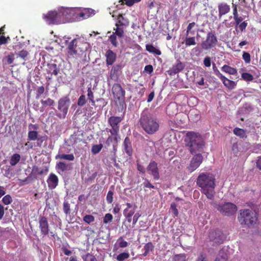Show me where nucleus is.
<instances>
[{"label": "nucleus", "instance_id": "f03ea898", "mask_svg": "<svg viewBox=\"0 0 261 261\" xmlns=\"http://www.w3.org/2000/svg\"><path fill=\"white\" fill-rule=\"evenodd\" d=\"M90 48V44L84 39L77 38L67 44L68 56L74 58L81 57Z\"/></svg>", "mask_w": 261, "mask_h": 261}, {"label": "nucleus", "instance_id": "7ed1b4c3", "mask_svg": "<svg viewBox=\"0 0 261 261\" xmlns=\"http://www.w3.org/2000/svg\"><path fill=\"white\" fill-rule=\"evenodd\" d=\"M139 124L143 130L148 135L155 134L160 128L158 119L151 114L142 113L139 119Z\"/></svg>", "mask_w": 261, "mask_h": 261}, {"label": "nucleus", "instance_id": "e2e57ef3", "mask_svg": "<svg viewBox=\"0 0 261 261\" xmlns=\"http://www.w3.org/2000/svg\"><path fill=\"white\" fill-rule=\"evenodd\" d=\"M44 91L45 89L43 86L39 87L36 91V97L38 98L42 94H43Z\"/></svg>", "mask_w": 261, "mask_h": 261}, {"label": "nucleus", "instance_id": "338daca9", "mask_svg": "<svg viewBox=\"0 0 261 261\" xmlns=\"http://www.w3.org/2000/svg\"><path fill=\"white\" fill-rule=\"evenodd\" d=\"M144 180L145 181L143 182V185L144 187L149 188L151 189L155 188V187L150 182L148 179L145 178Z\"/></svg>", "mask_w": 261, "mask_h": 261}, {"label": "nucleus", "instance_id": "f257e3e1", "mask_svg": "<svg viewBox=\"0 0 261 261\" xmlns=\"http://www.w3.org/2000/svg\"><path fill=\"white\" fill-rule=\"evenodd\" d=\"M215 179L210 174L201 173L197 178V185L200 188L201 193L206 197L213 200L214 198Z\"/></svg>", "mask_w": 261, "mask_h": 261}, {"label": "nucleus", "instance_id": "de8ad7c7", "mask_svg": "<svg viewBox=\"0 0 261 261\" xmlns=\"http://www.w3.org/2000/svg\"><path fill=\"white\" fill-rule=\"evenodd\" d=\"M83 221L88 224H90L95 221V218L91 215H86L83 217Z\"/></svg>", "mask_w": 261, "mask_h": 261}, {"label": "nucleus", "instance_id": "4c0bfd02", "mask_svg": "<svg viewBox=\"0 0 261 261\" xmlns=\"http://www.w3.org/2000/svg\"><path fill=\"white\" fill-rule=\"evenodd\" d=\"M87 92H88V94H87L88 99L89 100V101L91 103V104L93 106H94L95 105V102L94 100V94H93V92L92 91L91 87H90L88 88Z\"/></svg>", "mask_w": 261, "mask_h": 261}, {"label": "nucleus", "instance_id": "603ef678", "mask_svg": "<svg viewBox=\"0 0 261 261\" xmlns=\"http://www.w3.org/2000/svg\"><path fill=\"white\" fill-rule=\"evenodd\" d=\"M242 58L246 64L250 63L251 57L249 53L244 51L242 55Z\"/></svg>", "mask_w": 261, "mask_h": 261}, {"label": "nucleus", "instance_id": "0eeeda50", "mask_svg": "<svg viewBox=\"0 0 261 261\" xmlns=\"http://www.w3.org/2000/svg\"><path fill=\"white\" fill-rule=\"evenodd\" d=\"M70 100L68 96H63L58 101V109L59 113L57 114V116L60 119H65L68 113Z\"/></svg>", "mask_w": 261, "mask_h": 261}, {"label": "nucleus", "instance_id": "49530a36", "mask_svg": "<svg viewBox=\"0 0 261 261\" xmlns=\"http://www.w3.org/2000/svg\"><path fill=\"white\" fill-rule=\"evenodd\" d=\"M41 103L43 106H51L55 104V101L50 98H48L45 100H41Z\"/></svg>", "mask_w": 261, "mask_h": 261}, {"label": "nucleus", "instance_id": "a18cd8bd", "mask_svg": "<svg viewBox=\"0 0 261 261\" xmlns=\"http://www.w3.org/2000/svg\"><path fill=\"white\" fill-rule=\"evenodd\" d=\"M116 26L117 28L114 29L115 31V32L114 34H115L116 35H117L119 37H122L124 34L123 29L119 28L120 25L118 23H116Z\"/></svg>", "mask_w": 261, "mask_h": 261}, {"label": "nucleus", "instance_id": "9d476101", "mask_svg": "<svg viewBox=\"0 0 261 261\" xmlns=\"http://www.w3.org/2000/svg\"><path fill=\"white\" fill-rule=\"evenodd\" d=\"M217 209L223 215L230 216L233 215L237 211V206L231 202H226L224 204H219Z\"/></svg>", "mask_w": 261, "mask_h": 261}, {"label": "nucleus", "instance_id": "a211bd4d", "mask_svg": "<svg viewBox=\"0 0 261 261\" xmlns=\"http://www.w3.org/2000/svg\"><path fill=\"white\" fill-rule=\"evenodd\" d=\"M58 178L56 174L54 173L50 174L47 180L48 188L50 189H54L56 188L58 184Z\"/></svg>", "mask_w": 261, "mask_h": 261}, {"label": "nucleus", "instance_id": "c85d7f7f", "mask_svg": "<svg viewBox=\"0 0 261 261\" xmlns=\"http://www.w3.org/2000/svg\"><path fill=\"white\" fill-rule=\"evenodd\" d=\"M146 49L148 52L152 53L155 55H161V50L158 48H156L152 44H147L146 45Z\"/></svg>", "mask_w": 261, "mask_h": 261}, {"label": "nucleus", "instance_id": "7c9ffc66", "mask_svg": "<svg viewBox=\"0 0 261 261\" xmlns=\"http://www.w3.org/2000/svg\"><path fill=\"white\" fill-rule=\"evenodd\" d=\"M233 132L234 135H236L237 136H239L241 138L247 137V136L246 135V130L242 128L235 127L233 130Z\"/></svg>", "mask_w": 261, "mask_h": 261}, {"label": "nucleus", "instance_id": "f704fd0d", "mask_svg": "<svg viewBox=\"0 0 261 261\" xmlns=\"http://www.w3.org/2000/svg\"><path fill=\"white\" fill-rule=\"evenodd\" d=\"M47 137L46 135L39 136L38 138L36 140V142L35 146L36 147H41L42 143L44 141L47 140Z\"/></svg>", "mask_w": 261, "mask_h": 261}, {"label": "nucleus", "instance_id": "052dcab7", "mask_svg": "<svg viewBox=\"0 0 261 261\" xmlns=\"http://www.w3.org/2000/svg\"><path fill=\"white\" fill-rule=\"evenodd\" d=\"M153 248L154 246L153 245L152 243L151 242H149L145 245L143 249L144 250H146L149 252L150 251H152Z\"/></svg>", "mask_w": 261, "mask_h": 261}, {"label": "nucleus", "instance_id": "20e7f679", "mask_svg": "<svg viewBox=\"0 0 261 261\" xmlns=\"http://www.w3.org/2000/svg\"><path fill=\"white\" fill-rule=\"evenodd\" d=\"M186 145L192 154L203 150L204 143L200 135L194 132H188L185 139Z\"/></svg>", "mask_w": 261, "mask_h": 261}, {"label": "nucleus", "instance_id": "aec40b11", "mask_svg": "<svg viewBox=\"0 0 261 261\" xmlns=\"http://www.w3.org/2000/svg\"><path fill=\"white\" fill-rule=\"evenodd\" d=\"M121 69V66L116 65L112 67L110 73V77L111 79L116 81L119 77V72Z\"/></svg>", "mask_w": 261, "mask_h": 261}, {"label": "nucleus", "instance_id": "1a4fd4ad", "mask_svg": "<svg viewBox=\"0 0 261 261\" xmlns=\"http://www.w3.org/2000/svg\"><path fill=\"white\" fill-rule=\"evenodd\" d=\"M218 43V39L212 31L207 33L206 39L201 42V46L204 50H210L215 47Z\"/></svg>", "mask_w": 261, "mask_h": 261}, {"label": "nucleus", "instance_id": "774afa93", "mask_svg": "<svg viewBox=\"0 0 261 261\" xmlns=\"http://www.w3.org/2000/svg\"><path fill=\"white\" fill-rule=\"evenodd\" d=\"M203 63L205 67H209L211 65V60L210 57H206L203 60Z\"/></svg>", "mask_w": 261, "mask_h": 261}, {"label": "nucleus", "instance_id": "bb28decb", "mask_svg": "<svg viewBox=\"0 0 261 261\" xmlns=\"http://www.w3.org/2000/svg\"><path fill=\"white\" fill-rule=\"evenodd\" d=\"M217 261H227L228 255L225 252L224 249H222L219 251V253L215 259Z\"/></svg>", "mask_w": 261, "mask_h": 261}, {"label": "nucleus", "instance_id": "c756f323", "mask_svg": "<svg viewBox=\"0 0 261 261\" xmlns=\"http://www.w3.org/2000/svg\"><path fill=\"white\" fill-rule=\"evenodd\" d=\"M21 156L18 153H14L13 154L10 159V164L12 166H15L20 160Z\"/></svg>", "mask_w": 261, "mask_h": 261}, {"label": "nucleus", "instance_id": "f3484780", "mask_svg": "<svg viewBox=\"0 0 261 261\" xmlns=\"http://www.w3.org/2000/svg\"><path fill=\"white\" fill-rule=\"evenodd\" d=\"M123 149L126 154L130 156L133 154V148L131 141L128 137H126L123 143Z\"/></svg>", "mask_w": 261, "mask_h": 261}, {"label": "nucleus", "instance_id": "864d4df0", "mask_svg": "<svg viewBox=\"0 0 261 261\" xmlns=\"http://www.w3.org/2000/svg\"><path fill=\"white\" fill-rule=\"evenodd\" d=\"M118 242L119 247L120 248L126 247L128 245V243L126 241H124L122 237H120L118 239Z\"/></svg>", "mask_w": 261, "mask_h": 261}, {"label": "nucleus", "instance_id": "69168bd1", "mask_svg": "<svg viewBox=\"0 0 261 261\" xmlns=\"http://www.w3.org/2000/svg\"><path fill=\"white\" fill-rule=\"evenodd\" d=\"M170 208L172 210L174 217H177L178 215V210L176 208V205L174 203H172L171 204Z\"/></svg>", "mask_w": 261, "mask_h": 261}, {"label": "nucleus", "instance_id": "423d86ee", "mask_svg": "<svg viewBox=\"0 0 261 261\" xmlns=\"http://www.w3.org/2000/svg\"><path fill=\"white\" fill-rule=\"evenodd\" d=\"M238 219L241 224L244 223L248 227L254 225L257 220L256 214L248 209L241 211Z\"/></svg>", "mask_w": 261, "mask_h": 261}, {"label": "nucleus", "instance_id": "3c124183", "mask_svg": "<svg viewBox=\"0 0 261 261\" xmlns=\"http://www.w3.org/2000/svg\"><path fill=\"white\" fill-rule=\"evenodd\" d=\"M114 192L112 190H109L108 192L106 199L109 204H111L113 201Z\"/></svg>", "mask_w": 261, "mask_h": 261}, {"label": "nucleus", "instance_id": "37998d69", "mask_svg": "<svg viewBox=\"0 0 261 261\" xmlns=\"http://www.w3.org/2000/svg\"><path fill=\"white\" fill-rule=\"evenodd\" d=\"M102 147H103V145L101 144H99L98 145H94L92 147V149H91L92 152L93 154H97L100 151V150H101Z\"/></svg>", "mask_w": 261, "mask_h": 261}, {"label": "nucleus", "instance_id": "4d7b16f0", "mask_svg": "<svg viewBox=\"0 0 261 261\" xmlns=\"http://www.w3.org/2000/svg\"><path fill=\"white\" fill-rule=\"evenodd\" d=\"M112 219H113L112 215L110 213H107L105 215V216L103 218V222L105 224H107L109 222L112 221Z\"/></svg>", "mask_w": 261, "mask_h": 261}, {"label": "nucleus", "instance_id": "5701e85b", "mask_svg": "<svg viewBox=\"0 0 261 261\" xmlns=\"http://www.w3.org/2000/svg\"><path fill=\"white\" fill-rule=\"evenodd\" d=\"M220 80L223 82L224 85L230 90L233 89L236 86V84L234 81L228 79L224 75L220 79Z\"/></svg>", "mask_w": 261, "mask_h": 261}, {"label": "nucleus", "instance_id": "680f3d73", "mask_svg": "<svg viewBox=\"0 0 261 261\" xmlns=\"http://www.w3.org/2000/svg\"><path fill=\"white\" fill-rule=\"evenodd\" d=\"M109 40L111 42V43L115 47H116L117 45V39L116 36L115 34H113L112 35H111L109 37Z\"/></svg>", "mask_w": 261, "mask_h": 261}, {"label": "nucleus", "instance_id": "a19ab883", "mask_svg": "<svg viewBox=\"0 0 261 261\" xmlns=\"http://www.w3.org/2000/svg\"><path fill=\"white\" fill-rule=\"evenodd\" d=\"M129 257V254L128 252L121 253L117 256V259L118 261H124Z\"/></svg>", "mask_w": 261, "mask_h": 261}, {"label": "nucleus", "instance_id": "79ce46f5", "mask_svg": "<svg viewBox=\"0 0 261 261\" xmlns=\"http://www.w3.org/2000/svg\"><path fill=\"white\" fill-rule=\"evenodd\" d=\"M16 55L17 56V58L20 57L25 61L26 60V58L29 55V53L28 51L23 49L19 51Z\"/></svg>", "mask_w": 261, "mask_h": 261}, {"label": "nucleus", "instance_id": "72a5a7b5", "mask_svg": "<svg viewBox=\"0 0 261 261\" xmlns=\"http://www.w3.org/2000/svg\"><path fill=\"white\" fill-rule=\"evenodd\" d=\"M118 23L120 26H128L129 21L125 19L122 14H119L118 16Z\"/></svg>", "mask_w": 261, "mask_h": 261}, {"label": "nucleus", "instance_id": "4468645a", "mask_svg": "<svg viewBox=\"0 0 261 261\" xmlns=\"http://www.w3.org/2000/svg\"><path fill=\"white\" fill-rule=\"evenodd\" d=\"M39 224L41 233L43 236L47 235L49 232V225L47 218L44 216H41L39 218Z\"/></svg>", "mask_w": 261, "mask_h": 261}, {"label": "nucleus", "instance_id": "6e6d98bb", "mask_svg": "<svg viewBox=\"0 0 261 261\" xmlns=\"http://www.w3.org/2000/svg\"><path fill=\"white\" fill-rule=\"evenodd\" d=\"M2 201L5 204L8 205L12 202V199L10 195H7L3 198Z\"/></svg>", "mask_w": 261, "mask_h": 261}, {"label": "nucleus", "instance_id": "393cba45", "mask_svg": "<svg viewBox=\"0 0 261 261\" xmlns=\"http://www.w3.org/2000/svg\"><path fill=\"white\" fill-rule=\"evenodd\" d=\"M221 69L222 71L231 75H236L237 74V70L236 68L227 65H223Z\"/></svg>", "mask_w": 261, "mask_h": 261}, {"label": "nucleus", "instance_id": "6ab92c4d", "mask_svg": "<svg viewBox=\"0 0 261 261\" xmlns=\"http://www.w3.org/2000/svg\"><path fill=\"white\" fill-rule=\"evenodd\" d=\"M106 57L107 66L112 65L116 61V54L112 50L109 49L106 51Z\"/></svg>", "mask_w": 261, "mask_h": 261}, {"label": "nucleus", "instance_id": "58836bf2", "mask_svg": "<svg viewBox=\"0 0 261 261\" xmlns=\"http://www.w3.org/2000/svg\"><path fill=\"white\" fill-rule=\"evenodd\" d=\"M196 24L194 22L190 23L187 27L186 31V36H188L189 34L194 35L195 31L192 30V29L195 26Z\"/></svg>", "mask_w": 261, "mask_h": 261}, {"label": "nucleus", "instance_id": "2eb2a0df", "mask_svg": "<svg viewBox=\"0 0 261 261\" xmlns=\"http://www.w3.org/2000/svg\"><path fill=\"white\" fill-rule=\"evenodd\" d=\"M185 64L179 60L177 61V63L173 65L172 67L168 71V74L170 75L176 74L183 70L185 68Z\"/></svg>", "mask_w": 261, "mask_h": 261}, {"label": "nucleus", "instance_id": "dca6fc26", "mask_svg": "<svg viewBox=\"0 0 261 261\" xmlns=\"http://www.w3.org/2000/svg\"><path fill=\"white\" fill-rule=\"evenodd\" d=\"M210 238L211 241L213 242V246L218 245L223 243V238L221 232H212Z\"/></svg>", "mask_w": 261, "mask_h": 261}, {"label": "nucleus", "instance_id": "39448f33", "mask_svg": "<svg viewBox=\"0 0 261 261\" xmlns=\"http://www.w3.org/2000/svg\"><path fill=\"white\" fill-rule=\"evenodd\" d=\"M67 14L66 10L51 11L44 15L43 18L49 24H59L63 22Z\"/></svg>", "mask_w": 261, "mask_h": 261}, {"label": "nucleus", "instance_id": "a878e982", "mask_svg": "<svg viewBox=\"0 0 261 261\" xmlns=\"http://www.w3.org/2000/svg\"><path fill=\"white\" fill-rule=\"evenodd\" d=\"M48 73L51 75H57L60 71L59 68L56 64H48Z\"/></svg>", "mask_w": 261, "mask_h": 261}, {"label": "nucleus", "instance_id": "f8f14e48", "mask_svg": "<svg viewBox=\"0 0 261 261\" xmlns=\"http://www.w3.org/2000/svg\"><path fill=\"white\" fill-rule=\"evenodd\" d=\"M147 169L149 174L153 176L154 180L159 179V170L156 162L154 161H151L148 165Z\"/></svg>", "mask_w": 261, "mask_h": 261}, {"label": "nucleus", "instance_id": "2f4dec72", "mask_svg": "<svg viewBox=\"0 0 261 261\" xmlns=\"http://www.w3.org/2000/svg\"><path fill=\"white\" fill-rule=\"evenodd\" d=\"M15 55L13 53H10L8 56L5 57L3 59V62L5 64L10 65L13 63Z\"/></svg>", "mask_w": 261, "mask_h": 261}, {"label": "nucleus", "instance_id": "ddd939ff", "mask_svg": "<svg viewBox=\"0 0 261 261\" xmlns=\"http://www.w3.org/2000/svg\"><path fill=\"white\" fill-rule=\"evenodd\" d=\"M112 92L114 97L119 100L123 99L125 96V92L119 84L116 83L113 85Z\"/></svg>", "mask_w": 261, "mask_h": 261}, {"label": "nucleus", "instance_id": "bf43d9fd", "mask_svg": "<svg viewBox=\"0 0 261 261\" xmlns=\"http://www.w3.org/2000/svg\"><path fill=\"white\" fill-rule=\"evenodd\" d=\"M173 261H186V256L184 254L175 255Z\"/></svg>", "mask_w": 261, "mask_h": 261}, {"label": "nucleus", "instance_id": "e433bc0d", "mask_svg": "<svg viewBox=\"0 0 261 261\" xmlns=\"http://www.w3.org/2000/svg\"><path fill=\"white\" fill-rule=\"evenodd\" d=\"M82 259L84 261H97L95 256L90 253L83 255L82 256Z\"/></svg>", "mask_w": 261, "mask_h": 261}, {"label": "nucleus", "instance_id": "412c9836", "mask_svg": "<svg viewBox=\"0 0 261 261\" xmlns=\"http://www.w3.org/2000/svg\"><path fill=\"white\" fill-rule=\"evenodd\" d=\"M230 6L226 3H220L218 5L219 16L221 17L222 16L226 14L230 11Z\"/></svg>", "mask_w": 261, "mask_h": 261}, {"label": "nucleus", "instance_id": "0e129e2a", "mask_svg": "<svg viewBox=\"0 0 261 261\" xmlns=\"http://www.w3.org/2000/svg\"><path fill=\"white\" fill-rule=\"evenodd\" d=\"M195 261H207L206 254L203 252H200Z\"/></svg>", "mask_w": 261, "mask_h": 261}, {"label": "nucleus", "instance_id": "ea45409f", "mask_svg": "<svg viewBox=\"0 0 261 261\" xmlns=\"http://www.w3.org/2000/svg\"><path fill=\"white\" fill-rule=\"evenodd\" d=\"M135 207L132 209L125 208L123 211V215L125 217H132L135 214Z\"/></svg>", "mask_w": 261, "mask_h": 261}, {"label": "nucleus", "instance_id": "4be33fe9", "mask_svg": "<svg viewBox=\"0 0 261 261\" xmlns=\"http://www.w3.org/2000/svg\"><path fill=\"white\" fill-rule=\"evenodd\" d=\"M48 172V169L45 167L42 169L39 168L36 166H34L32 169L31 174L33 176H36L37 175L47 174Z\"/></svg>", "mask_w": 261, "mask_h": 261}, {"label": "nucleus", "instance_id": "6e6552de", "mask_svg": "<svg viewBox=\"0 0 261 261\" xmlns=\"http://www.w3.org/2000/svg\"><path fill=\"white\" fill-rule=\"evenodd\" d=\"M122 120V118L118 116H111L108 119L109 124L112 127V129L109 130V132L112 136H114V140L116 142L118 141L117 136L119 132V124Z\"/></svg>", "mask_w": 261, "mask_h": 261}, {"label": "nucleus", "instance_id": "c03bdc74", "mask_svg": "<svg viewBox=\"0 0 261 261\" xmlns=\"http://www.w3.org/2000/svg\"><path fill=\"white\" fill-rule=\"evenodd\" d=\"M196 44L195 38L194 37L186 38L185 40V44L186 46L194 45Z\"/></svg>", "mask_w": 261, "mask_h": 261}, {"label": "nucleus", "instance_id": "13d9d810", "mask_svg": "<svg viewBox=\"0 0 261 261\" xmlns=\"http://www.w3.org/2000/svg\"><path fill=\"white\" fill-rule=\"evenodd\" d=\"M213 69L214 70V72L215 75L218 77L220 79L223 76V75L219 71V70L217 68L216 64L213 63Z\"/></svg>", "mask_w": 261, "mask_h": 261}, {"label": "nucleus", "instance_id": "cd10ccee", "mask_svg": "<svg viewBox=\"0 0 261 261\" xmlns=\"http://www.w3.org/2000/svg\"><path fill=\"white\" fill-rule=\"evenodd\" d=\"M56 168L62 172L70 169V165L63 162H60L56 165Z\"/></svg>", "mask_w": 261, "mask_h": 261}, {"label": "nucleus", "instance_id": "8fccbe9b", "mask_svg": "<svg viewBox=\"0 0 261 261\" xmlns=\"http://www.w3.org/2000/svg\"><path fill=\"white\" fill-rule=\"evenodd\" d=\"M86 103V97L84 95L80 96L77 100V105L80 107L84 106Z\"/></svg>", "mask_w": 261, "mask_h": 261}, {"label": "nucleus", "instance_id": "9b49d317", "mask_svg": "<svg viewBox=\"0 0 261 261\" xmlns=\"http://www.w3.org/2000/svg\"><path fill=\"white\" fill-rule=\"evenodd\" d=\"M203 161V156L200 153L196 154L192 159L190 164L188 167V171L192 172L198 168Z\"/></svg>", "mask_w": 261, "mask_h": 261}, {"label": "nucleus", "instance_id": "473e14b6", "mask_svg": "<svg viewBox=\"0 0 261 261\" xmlns=\"http://www.w3.org/2000/svg\"><path fill=\"white\" fill-rule=\"evenodd\" d=\"M56 159H60L61 160H66L69 161H73L74 160V156L73 154H61L56 156Z\"/></svg>", "mask_w": 261, "mask_h": 261}, {"label": "nucleus", "instance_id": "09e8293b", "mask_svg": "<svg viewBox=\"0 0 261 261\" xmlns=\"http://www.w3.org/2000/svg\"><path fill=\"white\" fill-rule=\"evenodd\" d=\"M242 78L248 82L252 81L253 80V75L247 72H244L242 74Z\"/></svg>", "mask_w": 261, "mask_h": 261}, {"label": "nucleus", "instance_id": "b1692460", "mask_svg": "<svg viewBox=\"0 0 261 261\" xmlns=\"http://www.w3.org/2000/svg\"><path fill=\"white\" fill-rule=\"evenodd\" d=\"M5 26L4 25L0 28V45L5 44L8 43L9 40H10V38L5 37Z\"/></svg>", "mask_w": 261, "mask_h": 261}, {"label": "nucleus", "instance_id": "5fc2aeb1", "mask_svg": "<svg viewBox=\"0 0 261 261\" xmlns=\"http://www.w3.org/2000/svg\"><path fill=\"white\" fill-rule=\"evenodd\" d=\"M63 209L66 215L69 214L70 213V204L68 202H64Z\"/></svg>", "mask_w": 261, "mask_h": 261}, {"label": "nucleus", "instance_id": "c9c22d12", "mask_svg": "<svg viewBox=\"0 0 261 261\" xmlns=\"http://www.w3.org/2000/svg\"><path fill=\"white\" fill-rule=\"evenodd\" d=\"M38 133L35 130H29L28 132V140L30 141H35L36 140L38 136Z\"/></svg>", "mask_w": 261, "mask_h": 261}]
</instances>
